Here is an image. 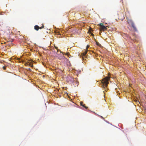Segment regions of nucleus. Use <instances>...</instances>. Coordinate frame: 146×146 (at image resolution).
Here are the masks:
<instances>
[{
	"mask_svg": "<svg viewBox=\"0 0 146 146\" xmlns=\"http://www.w3.org/2000/svg\"><path fill=\"white\" fill-rule=\"evenodd\" d=\"M127 22L130 25H131L132 27L133 28L134 30L135 31H137V29L136 27L135 26L133 21L131 19H129L127 20Z\"/></svg>",
	"mask_w": 146,
	"mask_h": 146,
	"instance_id": "nucleus-2",
	"label": "nucleus"
},
{
	"mask_svg": "<svg viewBox=\"0 0 146 146\" xmlns=\"http://www.w3.org/2000/svg\"><path fill=\"white\" fill-rule=\"evenodd\" d=\"M13 40H14L13 39H11L9 40V42H12L13 41Z\"/></svg>",
	"mask_w": 146,
	"mask_h": 146,
	"instance_id": "nucleus-8",
	"label": "nucleus"
},
{
	"mask_svg": "<svg viewBox=\"0 0 146 146\" xmlns=\"http://www.w3.org/2000/svg\"><path fill=\"white\" fill-rule=\"evenodd\" d=\"M69 54V53H68V52H67V53H65V55H67V56H68Z\"/></svg>",
	"mask_w": 146,
	"mask_h": 146,
	"instance_id": "nucleus-12",
	"label": "nucleus"
},
{
	"mask_svg": "<svg viewBox=\"0 0 146 146\" xmlns=\"http://www.w3.org/2000/svg\"><path fill=\"white\" fill-rule=\"evenodd\" d=\"M62 58H65V57H64V56H63L62 57Z\"/></svg>",
	"mask_w": 146,
	"mask_h": 146,
	"instance_id": "nucleus-13",
	"label": "nucleus"
},
{
	"mask_svg": "<svg viewBox=\"0 0 146 146\" xmlns=\"http://www.w3.org/2000/svg\"><path fill=\"white\" fill-rule=\"evenodd\" d=\"M80 104L81 106L85 108L86 109H87L88 107L85 106V105L84 104L83 102H80Z\"/></svg>",
	"mask_w": 146,
	"mask_h": 146,
	"instance_id": "nucleus-5",
	"label": "nucleus"
},
{
	"mask_svg": "<svg viewBox=\"0 0 146 146\" xmlns=\"http://www.w3.org/2000/svg\"><path fill=\"white\" fill-rule=\"evenodd\" d=\"M99 26L100 27V30L103 31H106L107 28L104 25L103 23H101L99 24Z\"/></svg>",
	"mask_w": 146,
	"mask_h": 146,
	"instance_id": "nucleus-3",
	"label": "nucleus"
},
{
	"mask_svg": "<svg viewBox=\"0 0 146 146\" xmlns=\"http://www.w3.org/2000/svg\"><path fill=\"white\" fill-rule=\"evenodd\" d=\"M91 35L92 36H94V35L93 34H92Z\"/></svg>",
	"mask_w": 146,
	"mask_h": 146,
	"instance_id": "nucleus-14",
	"label": "nucleus"
},
{
	"mask_svg": "<svg viewBox=\"0 0 146 146\" xmlns=\"http://www.w3.org/2000/svg\"><path fill=\"white\" fill-rule=\"evenodd\" d=\"M30 66H31V67H32V66H33V65H30Z\"/></svg>",
	"mask_w": 146,
	"mask_h": 146,
	"instance_id": "nucleus-16",
	"label": "nucleus"
},
{
	"mask_svg": "<svg viewBox=\"0 0 146 146\" xmlns=\"http://www.w3.org/2000/svg\"><path fill=\"white\" fill-rule=\"evenodd\" d=\"M6 66H3V68L4 70H5L6 69Z\"/></svg>",
	"mask_w": 146,
	"mask_h": 146,
	"instance_id": "nucleus-10",
	"label": "nucleus"
},
{
	"mask_svg": "<svg viewBox=\"0 0 146 146\" xmlns=\"http://www.w3.org/2000/svg\"><path fill=\"white\" fill-rule=\"evenodd\" d=\"M43 28H44V25H42V27H39V29H41Z\"/></svg>",
	"mask_w": 146,
	"mask_h": 146,
	"instance_id": "nucleus-11",
	"label": "nucleus"
},
{
	"mask_svg": "<svg viewBox=\"0 0 146 146\" xmlns=\"http://www.w3.org/2000/svg\"><path fill=\"white\" fill-rule=\"evenodd\" d=\"M110 77L108 76L102 80V82L103 84V85L105 87H106L107 86L109 83L108 81L110 80Z\"/></svg>",
	"mask_w": 146,
	"mask_h": 146,
	"instance_id": "nucleus-1",
	"label": "nucleus"
},
{
	"mask_svg": "<svg viewBox=\"0 0 146 146\" xmlns=\"http://www.w3.org/2000/svg\"><path fill=\"white\" fill-rule=\"evenodd\" d=\"M60 53H63V55H64V54L63 53V52H61V51H60Z\"/></svg>",
	"mask_w": 146,
	"mask_h": 146,
	"instance_id": "nucleus-15",
	"label": "nucleus"
},
{
	"mask_svg": "<svg viewBox=\"0 0 146 146\" xmlns=\"http://www.w3.org/2000/svg\"><path fill=\"white\" fill-rule=\"evenodd\" d=\"M54 47H55V48H56V49L57 50V52H58L59 50H58V47L56 46H55Z\"/></svg>",
	"mask_w": 146,
	"mask_h": 146,
	"instance_id": "nucleus-9",
	"label": "nucleus"
},
{
	"mask_svg": "<svg viewBox=\"0 0 146 146\" xmlns=\"http://www.w3.org/2000/svg\"><path fill=\"white\" fill-rule=\"evenodd\" d=\"M89 47V46H88V45L87 46L86 50H85V52H83L82 54V58L83 59L84 58V57H86V54L87 53L88 51V50L87 49V48H88Z\"/></svg>",
	"mask_w": 146,
	"mask_h": 146,
	"instance_id": "nucleus-4",
	"label": "nucleus"
},
{
	"mask_svg": "<svg viewBox=\"0 0 146 146\" xmlns=\"http://www.w3.org/2000/svg\"><path fill=\"white\" fill-rule=\"evenodd\" d=\"M34 29L35 30L38 31L39 29V27L37 25H36L34 27Z\"/></svg>",
	"mask_w": 146,
	"mask_h": 146,
	"instance_id": "nucleus-6",
	"label": "nucleus"
},
{
	"mask_svg": "<svg viewBox=\"0 0 146 146\" xmlns=\"http://www.w3.org/2000/svg\"><path fill=\"white\" fill-rule=\"evenodd\" d=\"M96 44L99 46H100V44L98 42H96Z\"/></svg>",
	"mask_w": 146,
	"mask_h": 146,
	"instance_id": "nucleus-7",
	"label": "nucleus"
}]
</instances>
